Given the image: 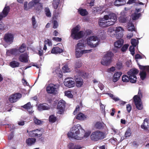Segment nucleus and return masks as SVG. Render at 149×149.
I'll list each match as a JSON object with an SVG mask.
<instances>
[{
    "label": "nucleus",
    "instance_id": "59",
    "mask_svg": "<svg viewBox=\"0 0 149 149\" xmlns=\"http://www.w3.org/2000/svg\"><path fill=\"white\" fill-rule=\"evenodd\" d=\"M92 52V49H82L81 50V52L82 55L84 54L89 53Z\"/></svg>",
    "mask_w": 149,
    "mask_h": 149
},
{
    "label": "nucleus",
    "instance_id": "9",
    "mask_svg": "<svg viewBox=\"0 0 149 149\" xmlns=\"http://www.w3.org/2000/svg\"><path fill=\"white\" fill-rule=\"evenodd\" d=\"M139 72L138 70L136 69H132L130 70L127 72V74L129 76L130 81L132 83L136 82L137 78L136 74Z\"/></svg>",
    "mask_w": 149,
    "mask_h": 149
},
{
    "label": "nucleus",
    "instance_id": "60",
    "mask_svg": "<svg viewBox=\"0 0 149 149\" xmlns=\"http://www.w3.org/2000/svg\"><path fill=\"white\" fill-rule=\"evenodd\" d=\"M6 29V27L4 24L2 22H0V30H4Z\"/></svg>",
    "mask_w": 149,
    "mask_h": 149
},
{
    "label": "nucleus",
    "instance_id": "48",
    "mask_svg": "<svg viewBox=\"0 0 149 149\" xmlns=\"http://www.w3.org/2000/svg\"><path fill=\"white\" fill-rule=\"evenodd\" d=\"M65 96L68 98H72L73 97V95L71 93V92L69 91H67L64 92Z\"/></svg>",
    "mask_w": 149,
    "mask_h": 149
},
{
    "label": "nucleus",
    "instance_id": "31",
    "mask_svg": "<svg viewBox=\"0 0 149 149\" xmlns=\"http://www.w3.org/2000/svg\"><path fill=\"white\" fill-rule=\"evenodd\" d=\"M78 12L81 15L83 16L87 15L88 13L86 10L85 9L79 8L78 10Z\"/></svg>",
    "mask_w": 149,
    "mask_h": 149
},
{
    "label": "nucleus",
    "instance_id": "46",
    "mask_svg": "<svg viewBox=\"0 0 149 149\" xmlns=\"http://www.w3.org/2000/svg\"><path fill=\"white\" fill-rule=\"evenodd\" d=\"M60 0H53L52 3L53 6L55 9H56L58 6Z\"/></svg>",
    "mask_w": 149,
    "mask_h": 149
},
{
    "label": "nucleus",
    "instance_id": "43",
    "mask_svg": "<svg viewBox=\"0 0 149 149\" xmlns=\"http://www.w3.org/2000/svg\"><path fill=\"white\" fill-rule=\"evenodd\" d=\"M75 56L77 58H79L81 57L82 55L81 50L75 49Z\"/></svg>",
    "mask_w": 149,
    "mask_h": 149
},
{
    "label": "nucleus",
    "instance_id": "14",
    "mask_svg": "<svg viewBox=\"0 0 149 149\" xmlns=\"http://www.w3.org/2000/svg\"><path fill=\"white\" fill-rule=\"evenodd\" d=\"M64 84L65 86L69 88L74 87L75 85L73 79L69 77L67 78L64 79Z\"/></svg>",
    "mask_w": 149,
    "mask_h": 149
},
{
    "label": "nucleus",
    "instance_id": "29",
    "mask_svg": "<svg viewBox=\"0 0 149 149\" xmlns=\"http://www.w3.org/2000/svg\"><path fill=\"white\" fill-rule=\"evenodd\" d=\"M106 5H104L100 6L99 7L97 8L94 7L93 9V11H94V13H100L101 11L104 9V8H106Z\"/></svg>",
    "mask_w": 149,
    "mask_h": 149
},
{
    "label": "nucleus",
    "instance_id": "5",
    "mask_svg": "<svg viewBox=\"0 0 149 149\" xmlns=\"http://www.w3.org/2000/svg\"><path fill=\"white\" fill-rule=\"evenodd\" d=\"M142 97L141 92L139 91L138 94L135 95L133 97L134 102L136 108L139 110H142L143 108V105L141 100Z\"/></svg>",
    "mask_w": 149,
    "mask_h": 149
},
{
    "label": "nucleus",
    "instance_id": "53",
    "mask_svg": "<svg viewBox=\"0 0 149 149\" xmlns=\"http://www.w3.org/2000/svg\"><path fill=\"white\" fill-rule=\"evenodd\" d=\"M82 65V63L81 61H77L75 63V67L76 68H79Z\"/></svg>",
    "mask_w": 149,
    "mask_h": 149
},
{
    "label": "nucleus",
    "instance_id": "49",
    "mask_svg": "<svg viewBox=\"0 0 149 149\" xmlns=\"http://www.w3.org/2000/svg\"><path fill=\"white\" fill-rule=\"evenodd\" d=\"M131 43L132 45L136 46L138 45L139 41L135 39H132L131 41Z\"/></svg>",
    "mask_w": 149,
    "mask_h": 149
},
{
    "label": "nucleus",
    "instance_id": "64",
    "mask_svg": "<svg viewBox=\"0 0 149 149\" xmlns=\"http://www.w3.org/2000/svg\"><path fill=\"white\" fill-rule=\"evenodd\" d=\"M112 132H113V134H119L120 133V131L114 128H112L111 129Z\"/></svg>",
    "mask_w": 149,
    "mask_h": 149
},
{
    "label": "nucleus",
    "instance_id": "15",
    "mask_svg": "<svg viewBox=\"0 0 149 149\" xmlns=\"http://www.w3.org/2000/svg\"><path fill=\"white\" fill-rule=\"evenodd\" d=\"M63 51V45L60 44L58 46L53 48L51 50V53L54 54H60Z\"/></svg>",
    "mask_w": 149,
    "mask_h": 149
},
{
    "label": "nucleus",
    "instance_id": "63",
    "mask_svg": "<svg viewBox=\"0 0 149 149\" xmlns=\"http://www.w3.org/2000/svg\"><path fill=\"white\" fill-rule=\"evenodd\" d=\"M45 45H47L49 46H51L52 44L51 41L48 39L45 41Z\"/></svg>",
    "mask_w": 149,
    "mask_h": 149
},
{
    "label": "nucleus",
    "instance_id": "17",
    "mask_svg": "<svg viewBox=\"0 0 149 149\" xmlns=\"http://www.w3.org/2000/svg\"><path fill=\"white\" fill-rule=\"evenodd\" d=\"M29 56L27 53H24L21 54L19 57V60L21 62L27 63L29 61Z\"/></svg>",
    "mask_w": 149,
    "mask_h": 149
},
{
    "label": "nucleus",
    "instance_id": "51",
    "mask_svg": "<svg viewBox=\"0 0 149 149\" xmlns=\"http://www.w3.org/2000/svg\"><path fill=\"white\" fill-rule=\"evenodd\" d=\"M104 93L107 94L110 97H111L113 100L115 101H117L119 100V98L117 97H116L115 96H114L113 94L109 93Z\"/></svg>",
    "mask_w": 149,
    "mask_h": 149
},
{
    "label": "nucleus",
    "instance_id": "21",
    "mask_svg": "<svg viewBox=\"0 0 149 149\" xmlns=\"http://www.w3.org/2000/svg\"><path fill=\"white\" fill-rule=\"evenodd\" d=\"M10 7L6 4L1 13L2 15V16L4 17H6L8 15L10 11Z\"/></svg>",
    "mask_w": 149,
    "mask_h": 149
},
{
    "label": "nucleus",
    "instance_id": "62",
    "mask_svg": "<svg viewBox=\"0 0 149 149\" xmlns=\"http://www.w3.org/2000/svg\"><path fill=\"white\" fill-rule=\"evenodd\" d=\"M116 70V68L114 67H111L108 68L107 71L108 72H114Z\"/></svg>",
    "mask_w": 149,
    "mask_h": 149
},
{
    "label": "nucleus",
    "instance_id": "7",
    "mask_svg": "<svg viewBox=\"0 0 149 149\" xmlns=\"http://www.w3.org/2000/svg\"><path fill=\"white\" fill-rule=\"evenodd\" d=\"M113 56V54L111 52H107L102 58L101 63L104 65H109L112 61L111 57Z\"/></svg>",
    "mask_w": 149,
    "mask_h": 149
},
{
    "label": "nucleus",
    "instance_id": "41",
    "mask_svg": "<svg viewBox=\"0 0 149 149\" xmlns=\"http://www.w3.org/2000/svg\"><path fill=\"white\" fill-rule=\"evenodd\" d=\"M62 70L64 72H70L71 70L69 68L67 64L65 65L62 67Z\"/></svg>",
    "mask_w": 149,
    "mask_h": 149
},
{
    "label": "nucleus",
    "instance_id": "37",
    "mask_svg": "<svg viewBox=\"0 0 149 149\" xmlns=\"http://www.w3.org/2000/svg\"><path fill=\"white\" fill-rule=\"evenodd\" d=\"M132 133V132L131 129L130 128H128L125 132L124 136L125 138L130 137Z\"/></svg>",
    "mask_w": 149,
    "mask_h": 149
},
{
    "label": "nucleus",
    "instance_id": "16",
    "mask_svg": "<svg viewBox=\"0 0 149 149\" xmlns=\"http://www.w3.org/2000/svg\"><path fill=\"white\" fill-rule=\"evenodd\" d=\"M22 97V95L20 93H17L10 96L9 100L10 102L14 103L17 101Z\"/></svg>",
    "mask_w": 149,
    "mask_h": 149
},
{
    "label": "nucleus",
    "instance_id": "30",
    "mask_svg": "<svg viewBox=\"0 0 149 149\" xmlns=\"http://www.w3.org/2000/svg\"><path fill=\"white\" fill-rule=\"evenodd\" d=\"M149 126V121L147 119H145L142 125L141 126L142 129L147 130Z\"/></svg>",
    "mask_w": 149,
    "mask_h": 149
},
{
    "label": "nucleus",
    "instance_id": "50",
    "mask_svg": "<svg viewBox=\"0 0 149 149\" xmlns=\"http://www.w3.org/2000/svg\"><path fill=\"white\" fill-rule=\"evenodd\" d=\"M56 120V117L54 115H51L49 117V121L52 123H54L55 122Z\"/></svg>",
    "mask_w": 149,
    "mask_h": 149
},
{
    "label": "nucleus",
    "instance_id": "19",
    "mask_svg": "<svg viewBox=\"0 0 149 149\" xmlns=\"http://www.w3.org/2000/svg\"><path fill=\"white\" fill-rule=\"evenodd\" d=\"M86 41H79L76 45L75 49L81 50L84 49L86 46Z\"/></svg>",
    "mask_w": 149,
    "mask_h": 149
},
{
    "label": "nucleus",
    "instance_id": "28",
    "mask_svg": "<svg viewBox=\"0 0 149 149\" xmlns=\"http://www.w3.org/2000/svg\"><path fill=\"white\" fill-rule=\"evenodd\" d=\"M122 74L120 72H117L115 73L113 77V80L114 82H116L120 78Z\"/></svg>",
    "mask_w": 149,
    "mask_h": 149
},
{
    "label": "nucleus",
    "instance_id": "52",
    "mask_svg": "<svg viewBox=\"0 0 149 149\" xmlns=\"http://www.w3.org/2000/svg\"><path fill=\"white\" fill-rule=\"evenodd\" d=\"M123 67L122 63L121 61H118L116 64V68L118 70L120 69Z\"/></svg>",
    "mask_w": 149,
    "mask_h": 149
},
{
    "label": "nucleus",
    "instance_id": "61",
    "mask_svg": "<svg viewBox=\"0 0 149 149\" xmlns=\"http://www.w3.org/2000/svg\"><path fill=\"white\" fill-rule=\"evenodd\" d=\"M53 28L54 29L57 28L58 26V22L56 20L54 21L53 22Z\"/></svg>",
    "mask_w": 149,
    "mask_h": 149
},
{
    "label": "nucleus",
    "instance_id": "55",
    "mask_svg": "<svg viewBox=\"0 0 149 149\" xmlns=\"http://www.w3.org/2000/svg\"><path fill=\"white\" fill-rule=\"evenodd\" d=\"M129 47V45L126 44L124 45L121 49V50L122 52H125L127 49Z\"/></svg>",
    "mask_w": 149,
    "mask_h": 149
},
{
    "label": "nucleus",
    "instance_id": "42",
    "mask_svg": "<svg viewBox=\"0 0 149 149\" xmlns=\"http://www.w3.org/2000/svg\"><path fill=\"white\" fill-rule=\"evenodd\" d=\"M128 30L129 31H135V28L133 24L131 22L128 23L127 27Z\"/></svg>",
    "mask_w": 149,
    "mask_h": 149
},
{
    "label": "nucleus",
    "instance_id": "38",
    "mask_svg": "<svg viewBox=\"0 0 149 149\" xmlns=\"http://www.w3.org/2000/svg\"><path fill=\"white\" fill-rule=\"evenodd\" d=\"M32 24L33 27V28H36L38 26V24L37 21L34 16H33L32 17Z\"/></svg>",
    "mask_w": 149,
    "mask_h": 149
},
{
    "label": "nucleus",
    "instance_id": "8",
    "mask_svg": "<svg viewBox=\"0 0 149 149\" xmlns=\"http://www.w3.org/2000/svg\"><path fill=\"white\" fill-rule=\"evenodd\" d=\"M99 40L97 36H92L87 38L86 43L91 47H95L99 44Z\"/></svg>",
    "mask_w": 149,
    "mask_h": 149
},
{
    "label": "nucleus",
    "instance_id": "34",
    "mask_svg": "<svg viewBox=\"0 0 149 149\" xmlns=\"http://www.w3.org/2000/svg\"><path fill=\"white\" fill-rule=\"evenodd\" d=\"M36 141V139L34 138H29L26 140L27 144L30 146L33 144Z\"/></svg>",
    "mask_w": 149,
    "mask_h": 149
},
{
    "label": "nucleus",
    "instance_id": "44",
    "mask_svg": "<svg viewBox=\"0 0 149 149\" xmlns=\"http://www.w3.org/2000/svg\"><path fill=\"white\" fill-rule=\"evenodd\" d=\"M26 45L24 44H23L22 45L19 47V52L20 53H22L24 52L26 50Z\"/></svg>",
    "mask_w": 149,
    "mask_h": 149
},
{
    "label": "nucleus",
    "instance_id": "10",
    "mask_svg": "<svg viewBox=\"0 0 149 149\" xmlns=\"http://www.w3.org/2000/svg\"><path fill=\"white\" fill-rule=\"evenodd\" d=\"M91 137L92 140L97 141L104 138V134L100 131H96L92 133Z\"/></svg>",
    "mask_w": 149,
    "mask_h": 149
},
{
    "label": "nucleus",
    "instance_id": "23",
    "mask_svg": "<svg viewBox=\"0 0 149 149\" xmlns=\"http://www.w3.org/2000/svg\"><path fill=\"white\" fill-rule=\"evenodd\" d=\"M22 107L27 109L30 113H31L33 112L32 110L33 105H31L29 102L24 105Z\"/></svg>",
    "mask_w": 149,
    "mask_h": 149
},
{
    "label": "nucleus",
    "instance_id": "6",
    "mask_svg": "<svg viewBox=\"0 0 149 149\" xmlns=\"http://www.w3.org/2000/svg\"><path fill=\"white\" fill-rule=\"evenodd\" d=\"M59 85L58 84H50L46 88L47 93L50 94L56 95L58 93Z\"/></svg>",
    "mask_w": 149,
    "mask_h": 149
},
{
    "label": "nucleus",
    "instance_id": "54",
    "mask_svg": "<svg viewBox=\"0 0 149 149\" xmlns=\"http://www.w3.org/2000/svg\"><path fill=\"white\" fill-rule=\"evenodd\" d=\"M135 46L132 45L129 48V50L131 54L133 56L134 54V47Z\"/></svg>",
    "mask_w": 149,
    "mask_h": 149
},
{
    "label": "nucleus",
    "instance_id": "22",
    "mask_svg": "<svg viewBox=\"0 0 149 149\" xmlns=\"http://www.w3.org/2000/svg\"><path fill=\"white\" fill-rule=\"evenodd\" d=\"M6 54L8 56L11 55L16 56L19 54V51L18 49H13L7 51Z\"/></svg>",
    "mask_w": 149,
    "mask_h": 149
},
{
    "label": "nucleus",
    "instance_id": "4",
    "mask_svg": "<svg viewBox=\"0 0 149 149\" xmlns=\"http://www.w3.org/2000/svg\"><path fill=\"white\" fill-rule=\"evenodd\" d=\"M80 28V26L78 25L71 30V36L74 39L77 40L84 36V32L82 31L79 32Z\"/></svg>",
    "mask_w": 149,
    "mask_h": 149
},
{
    "label": "nucleus",
    "instance_id": "11",
    "mask_svg": "<svg viewBox=\"0 0 149 149\" xmlns=\"http://www.w3.org/2000/svg\"><path fill=\"white\" fill-rule=\"evenodd\" d=\"M139 67L141 69L139 73L140 78L141 80H143L147 76L146 72H149V66H143L139 65Z\"/></svg>",
    "mask_w": 149,
    "mask_h": 149
},
{
    "label": "nucleus",
    "instance_id": "24",
    "mask_svg": "<svg viewBox=\"0 0 149 149\" xmlns=\"http://www.w3.org/2000/svg\"><path fill=\"white\" fill-rule=\"evenodd\" d=\"M50 108V107L47 104H40L38 106V109L39 111L48 110Z\"/></svg>",
    "mask_w": 149,
    "mask_h": 149
},
{
    "label": "nucleus",
    "instance_id": "33",
    "mask_svg": "<svg viewBox=\"0 0 149 149\" xmlns=\"http://www.w3.org/2000/svg\"><path fill=\"white\" fill-rule=\"evenodd\" d=\"M116 34H120L123 33L124 31L123 29L120 26L114 27Z\"/></svg>",
    "mask_w": 149,
    "mask_h": 149
},
{
    "label": "nucleus",
    "instance_id": "12",
    "mask_svg": "<svg viewBox=\"0 0 149 149\" xmlns=\"http://www.w3.org/2000/svg\"><path fill=\"white\" fill-rule=\"evenodd\" d=\"M65 109V102L63 100H60L57 106V113L61 114L63 113Z\"/></svg>",
    "mask_w": 149,
    "mask_h": 149
},
{
    "label": "nucleus",
    "instance_id": "45",
    "mask_svg": "<svg viewBox=\"0 0 149 149\" xmlns=\"http://www.w3.org/2000/svg\"><path fill=\"white\" fill-rule=\"evenodd\" d=\"M45 12L46 16L48 17H51V13L49 8H46L45 9Z\"/></svg>",
    "mask_w": 149,
    "mask_h": 149
},
{
    "label": "nucleus",
    "instance_id": "39",
    "mask_svg": "<svg viewBox=\"0 0 149 149\" xmlns=\"http://www.w3.org/2000/svg\"><path fill=\"white\" fill-rule=\"evenodd\" d=\"M69 149H80L81 147L79 146L74 145L72 143H70L69 145Z\"/></svg>",
    "mask_w": 149,
    "mask_h": 149
},
{
    "label": "nucleus",
    "instance_id": "3",
    "mask_svg": "<svg viewBox=\"0 0 149 149\" xmlns=\"http://www.w3.org/2000/svg\"><path fill=\"white\" fill-rule=\"evenodd\" d=\"M40 0H33L30 1L28 4L27 1L25 2L24 3V8L25 10H28L33 7H34L35 10L40 11L42 8V5L39 3Z\"/></svg>",
    "mask_w": 149,
    "mask_h": 149
},
{
    "label": "nucleus",
    "instance_id": "13",
    "mask_svg": "<svg viewBox=\"0 0 149 149\" xmlns=\"http://www.w3.org/2000/svg\"><path fill=\"white\" fill-rule=\"evenodd\" d=\"M14 39V35L12 33H8L4 35V40L8 44H10L12 43Z\"/></svg>",
    "mask_w": 149,
    "mask_h": 149
},
{
    "label": "nucleus",
    "instance_id": "58",
    "mask_svg": "<svg viewBox=\"0 0 149 149\" xmlns=\"http://www.w3.org/2000/svg\"><path fill=\"white\" fill-rule=\"evenodd\" d=\"M34 121L35 123L37 125H39L42 124V122L41 120L37 119L36 118H34Z\"/></svg>",
    "mask_w": 149,
    "mask_h": 149
},
{
    "label": "nucleus",
    "instance_id": "1",
    "mask_svg": "<svg viewBox=\"0 0 149 149\" xmlns=\"http://www.w3.org/2000/svg\"><path fill=\"white\" fill-rule=\"evenodd\" d=\"M117 19V17L115 14L109 12L103 18L100 19L99 22V25L102 27H107L113 24Z\"/></svg>",
    "mask_w": 149,
    "mask_h": 149
},
{
    "label": "nucleus",
    "instance_id": "26",
    "mask_svg": "<svg viewBox=\"0 0 149 149\" xmlns=\"http://www.w3.org/2000/svg\"><path fill=\"white\" fill-rule=\"evenodd\" d=\"M77 119L80 120H83L86 118V116L81 113H78L75 116Z\"/></svg>",
    "mask_w": 149,
    "mask_h": 149
},
{
    "label": "nucleus",
    "instance_id": "27",
    "mask_svg": "<svg viewBox=\"0 0 149 149\" xmlns=\"http://www.w3.org/2000/svg\"><path fill=\"white\" fill-rule=\"evenodd\" d=\"M123 44V41L122 39L118 40L114 43V45L116 48H119L122 46Z\"/></svg>",
    "mask_w": 149,
    "mask_h": 149
},
{
    "label": "nucleus",
    "instance_id": "57",
    "mask_svg": "<svg viewBox=\"0 0 149 149\" xmlns=\"http://www.w3.org/2000/svg\"><path fill=\"white\" fill-rule=\"evenodd\" d=\"M119 20L120 22L124 23L127 22V19L124 17L121 16L119 17Z\"/></svg>",
    "mask_w": 149,
    "mask_h": 149
},
{
    "label": "nucleus",
    "instance_id": "35",
    "mask_svg": "<svg viewBox=\"0 0 149 149\" xmlns=\"http://www.w3.org/2000/svg\"><path fill=\"white\" fill-rule=\"evenodd\" d=\"M105 126V124L102 123L97 122L95 125V127L97 129H101Z\"/></svg>",
    "mask_w": 149,
    "mask_h": 149
},
{
    "label": "nucleus",
    "instance_id": "20",
    "mask_svg": "<svg viewBox=\"0 0 149 149\" xmlns=\"http://www.w3.org/2000/svg\"><path fill=\"white\" fill-rule=\"evenodd\" d=\"M140 10V9L136 8L134 13L131 15V18L133 20H136L138 19L141 16V14L138 13Z\"/></svg>",
    "mask_w": 149,
    "mask_h": 149
},
{
    "label": "nucleus",
    "instance_id": "36",
    "mask_svg": "<svg viewBox=\"0 0 149 149\" xmlns=\"http://www.w3.org/2000/svg\"><path fill=\"white\" fill-rule=\"evenodd\" d=\"M10 65L12 68H14L18 67L19 65V63L17 61H13L10 63Z\"/></svg>",
    "mask_w": 149,
    "mask_h": 149
},
{
    "label": "nucleus",
    "instance_id": "18",
    "mask_svg": "<svg viewBox=\"0 0 149 149\" xmlns=\"http://www.w3.org/2000/svg\"><path fill=\"white\" fill-rule=\"evenodd\" d=\"M42 132L40 130H36L31 131L29 132V135L32 137H40L42 134Z\"/></svg>",
    "mask_w": 149,
    "mask_h": 149
},
{
    "label": "nucleus",
    "instance_id": "56",
    "mask_svg": "<svg viewBox=\"0 0 149 149\" xmlns=\"http://www.w3.org/2000/svg\"><path fill=\"white\" fill-rule=\"evenodd\" d=\"M130 10H129L128 8H125V10L121 13V15L122 16L126 15L125 13H127L128 12H130Z\"/></svg>",
    "mask_w": 149,
    "mask_h": 149
},
{
    "label": "nucleus",
    "instance_id": "25",
    "mask_svg": "<svg viewBox=\"0 0 149 149\" xmlns=\"http://www.w3.org/2000/svg\"><path fill=\"white\" fill-rule=\"evenodd\" d=\"M126 3V0H115L114 4L116 6H119L123 5Z\"/></svg>",
    "mask_w": 149,
    "mask_h": 149
},
{
    "label": "nucleus",
    "instance_id": "47",
    "mask_svg": "<svg viewBox=\"0 0 149 149\" xmlns=\"http://www.w3.org/2000/svg\"><path fill=\"white\" fill-rule=\"evenodd\" d=\"M130 80V77L126 75H123L122 77V81L124 82H127Z\"/></svg>",
    "mask_w": 149,
    "mask_h": 149
},
{
    "label": "nucleus",
    "instance_id": "32",
    "mask_svg": "<svg viewBox=\"0 0 149 149\" xmlns=\"http://www.w3.org/2000/svg\"><path fill=\"white\" fill-rule=\"evenodd\" d=\"M107 33L111 36H113L116 34L114 27H110L108 30Z\"/></svg>",
    "mask_w": 149,
    "mask_h": 149
},
{
    "label": "nucleus",
    "instance_id": "40",
    "mask_svg": "<svg viewBox=\"0 0 149 149\" xmlns=\"http://www.w3.org/2000/svg\"><path fill=\"white\" fill-rule=\"evenodd\" d=\"M76 81L77 86L78 87H81L83 83L82 79H77Z\"/></svg>",
    "mask_w": 149,
    "mask_h": 149
},
{
    "label": "nucleus",
    "instance_id": "2",
    "mask_svg": "<svg viewBox=\"0 0 149 149\" xmlns=\"http://www.w3.org/2000/svg\"><path fill=\"white\" fill-rule=\"evenodd\" d=\"M81 128V127L79 124L74 125L71 128L70 131L68 133V135L69 138L77 140L81 139L83 138L80 131Z\"/></svg>",
    "mask_w": 149,
    "mask_h": 149
}]
</instances>
